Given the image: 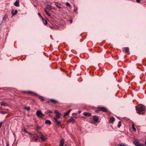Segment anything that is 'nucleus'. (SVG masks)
Masks as SVG:
<instances>
[{
	"instance_id": "obj_1",
	"label": "nucleus",
	"mask_w": 146,
	"mask_h": 146,
	"mask_svg": "<svg viewBox=\"0 0 146 146\" xmlns=\"http://www.w3.org/2000/svg\"><path fill=\"white\" fill-rule=\"evenodd\" d=\"M36 115L38 117L42 118L44 116V115L42 113L40 110H38L36 111Z\"/></svg>"
},
{
	"instance_id": "obj_2",
	"label": "nucleus",
	"mask_w": 146,
	"mask_h": 146,
	"mask_svg": "<svg viewBox=\"0 0 146 146\" xmlns=\"http://www.w3.org/2000/svg\"><path fill=\"white\" fill-rule=\"evenodd\" d=\"M136 109L137 111L139 113H140V112H138V111H145V110L144 109V108L142 106H139L138 107H136Z\"/></svg>"
},
{
	"instance_id": "obj_3",
	"label": "nucleus",
	"mask_w": 146,
	"mask_h": 146,
	"mask_svg": "<svg viewBox=\"0 0 146 146\" xmlns=\"http://www.w3.org/2000/svg\"><path fill=\"white\" fill-rule=\"evenodd\" d=\"M135 146H143V143L137 141H135L133 142Z\"/></svg>"
},
{
	"instance_id": "obj_4",
	"label": "nucleus",
	"mask_w": 146,
	"mask_h": 146,
	"mask_svg": "<svg viewBox=\"0 0 146 146\" xmlns=\"http://www.w3.org/2000/svg\"><path fill=\"white\" fill-rule=\"evenodd\" d=\"M58 119L57 118H54V120L55 123L57 125L59 126L61 125V123L60 121H58Z\"/></svg>"
},
{
	"instance_id": "obj_5",
	"label": "nucleus",
	"mask_w": 146,
	"mask_h": 146,
	"mask_svg": "<svg viewBox=\"0 0 146 146\" xmlns=\"http://www.w3.org/2000/svg\"><path fill=\"white\" fill-rule=\"evenodd\" d=\"M27 93L28 94H31V95L34 96H38V95L37 94L30 91H27Z\"/></svg>"
},
{
	"instance_id": "obj_6",
	"label": "nucleus",
	"mask_w": 146,
	"mask_h": 146,
	"mask_svg": "<svg viewBox=\"0 0 146 146\" xmlns=\"http://www.w3.org/2000/svg\"><path fill=\"white\" fill-rule=\"evenodd\" d=\"M54 113H56V117H54V118H57L58 119L59 118L60 115V114L58 112L56 111V110L54 111Z\"/></svg>"
},
{
	"instance_id": "obj_7",
	"label": "nucleus",
	"mask_w": 146,
	"mask_h": 146,
	"mask_svg": "<svg viewBox=\"0 0 146 146\" xmlns=\"http://www.w3.org/2000/svg\"><path fill=\"white\" fill-rule=\"evenodd\" d=\"M40 138L41 140L43 141H45L46 139L44 136L41 133H40Z\"/></svg>"
},
{
	"instance_id": "obj_8",
	"label": "nucleus",
	"mask_w": 146,
	"mask_h": 146,
	"mask_svg": "<svg viewBox=\"0 0 146 146\" xmlns=\"http://www.w3.org/2000/svg\"><path fill=\"white\" fill-rule=\"evenodd\" d=\"M76 122V120L75 119L71 118L69 119L68 121V123L72 122V123H74Z\"/></svg>"
},
{
	"instance_id": "obj_9",
	"label": "nucleus",
	"mask_w": 146,
	"mask_h": 146,
	"mask_svg": "<svg viewBox=\"0 0 146 146\" xmlns=\"http://www.w3.org/2000/svg\"><path fill=\"white\" fill-rule=\"evenodd\" d=\"M99 109L103 112H106L107 111V109L104 107H99Z\"/></svg>"
},
{
	"instance_id": "obj_10",
	"label": "nucleus",
	"mask_w": 146,
	"mask_h": 146,
	"mask_svg": "<svg viewBox=\"0 0 146 146\" xmlns=\"http://www.w3.org/2000/svg\"><path fill=\"white\" fill-rule=\"evenodd\" d=\"M64 139H62L60 140L59 146H63L64 143Z\"/></svg>"
},
{
	"instance_id": "obj_11",
	"label": "nucleus",
	"mask_w": 146,
	"mask_h": 146,
	"mask_svg": "<svg viewBox=\"0 0 146 146\" xmlns=\"http://www.w3.org/2000/svg\"><path fill=\"white\" fill-rule=\"evenodd\" d=\"M98 120V117L96 116H94V123H96L97 122Z\"/></svg>"
},
{
	"instance_id": "obj_12",
	"label": "nucleus",
	"mask_w": 146,
	"mask_h": 146,
	"mask_svg": "<svg viewBox=\"0 0 146 146\" xmlns=\"http://www.w3.org/2000/svg\"><path fill=\"white\" fill-rule=\"evenodd\" d=\"M1 105L4 106H8V104L4 102H1Z\"/></svg>"
},
{
	"instance_id": "obj_13",
	"label": "nucleus",
	"mask_w": 146,
	"mask_h": 146,
	"mask_svg": "<svg viewBox=\"0 0 146 146\" xmlns=\"http://www.w3.org/2000/svg\"><path fill=\"white\" fill-rule=\"evenodd\" d=\"M83 115L86 116L90 117L91 115V113L85 112L84 113Z\"/></svg>"
},
{
	"instance_id": "obj_14",
	"label": "nucleus",
	"mask_w": 146,
	"mask_h": 146,
	"mask_svg": "<svg viewBox=\"0 0 146 146\" xmlns=\"http://www.w3.org/2000/svg\"><path fill=\"white\" fill-rule=\"evenodd\" d=\"M31 136L32 137V139L35 141H37L38 138H37V136H32L31 135Z\"/></svg>"
},
{
	"instance_id": "obj_15",
	"label": "nucleus",
	"mask_w": 146,
	"mask_h": 146,
	"mask_svg": "<svg viewBox=\"0 0 146 146\" xmlns=\"http://www.w3.org/2000/svg\"><path fill=\"white\" fill-rule=\"evenodd\" d=\"M46 9L48 10H51L52 9V6L50 5H47L46 7Z\"/></svg>"
},
{
	"instance_id": "obj_16",
	"label": "nucleus",
	"mask_w": 146,
	"mask_h": 146,
	"mask_svg": "<svg viewBox=\"0 0 146 146\" xmlns=\"http://www.w3.org/2000/svg\"><path fill=\"white\" fill-rule=\"evenodd\" d=\"M125 50V52L126 53H127L128 54H129V48L128 47H125L124 48Z\"/></svg>"
},
{
	"instance_id": "obj_17",
	"label": "nucleus",
	"mask_w": 146,
	"mask_h": 146,
	"mask_svg": "<svg viewBox=\"0 0 146 146\" xmlns=\"http://www.w3.org/2000/svg\"><path fill=\"white\" fill-rule=\"evenodd\" d=\"M114 120V118L113 117H112L110 119L109 122L110 123H112Z\"/></svg>"
},
{
	"instance_id": "obj_18",
	"label": "nucleus",
	"mask_w": 146,
	"mask_h": 146,
	"mask_svg": "<svg viewBox=\"0 0 146 146\" xmlns=\"http://www.w3.org/2000/svg\"><path fill=\"white\" fill-rule=\"evenodd\" d=\"M50 100L52 103L54 104H56L57 102V101L54 99H51Z\"/></svg>"
},
{
	"instance_id": "obj_19",
	"label": "nucleus",
	"mask_w": 146,
	"mask_h": 146,
	"mask_svg": "<svg viewBox=\"0 0 146 146\" xmlns=\"http://www.w3.org/2000/svg\"><path fill=\"white\" fill-rule=\"evenodd\" d=\"M24 109L25 110H27V111H29L30 110V108L29 107H24Z\"/></svg>"
},
{
	"instance_id": "obj_20",
	"label": "nucleus",
	"mask_w": 146,
	"mask_h": 146,
	"mask_svg": "<svg viewBox=\"0 0 146 146\" xmlns=\"http://www.w3.org/2000/svg\"><path fill=\"white\" fill-rule=\"evenodd\" d=\"M45 123L46 124H48L49 125L51 123V121L49 120H46L45 121Z\"/></svg>"
},
{
	"instance_id": "obj_21",
	"label": "nucleus",
	"mask_w": 146,
	"mask_h": 146,
	"mask_svg": "<svg viewBox=\"0 0 146 146\" xmlns=\"http://www.w3.org/2000/svg\"><path fill=\"white\" fill-rule=\"evenodd\" d=\"M38 98L41 101L43 102L44 101V98L43 97L39 96L38 95Z\"/></svg>"
},
{
	"instance_id": "obj_22",
	"label": "nucleus",
	"mask_w": 146,
	"mask_h": 146,
	"mask_svg": "<svg viewBox=\"0 0 146 146\" xmlns=\"http://www.w3.org/2000/svg\"><path fill=\"white\" fill-rule=\"evenodd\" d=\"M14 5L16 7L19 6V2L18 1H16L15 2Z\"/></svg>"
},
{
	"instance_id": "obj_23",
	"label": "nucleus",
	"mask_w": 146,
	"mask_h": 146,
	"mask_svg": "<svg viewBox=\"0 0 146 146\" xmlns=\"http://www.w3.org/2000/svg\"><path fill=\"white\" fill-rule=\"evenodd\" d=\"M7 15H5L3 18L2 22H4L7 19Z\"/></svg>"
},
{
	"instance_id": "obj_24",
	"label": "nucleus",
	"mask_w": 146,
	"mask_h": 146,
	"mask_svg": "<svg viewBox=\"0 0 146 146\" xmlns=\"http://www.w3.org/2000/svg\"><path fill=\"white\" fill-rule=\"evenodd\" d=\"M13 12L14 11H12V14L13 15H15L17 13V10H15L14 12Z\"/></svg>"
},
{
	"instance_id": "obj_25",
	"label": "nucleus",
	"mask_w": 146,
	"mask_h": 146,
	"mask_svg": "<svg viewBox=\"0 0 146 146\" xmlns=\"http://www.w3.org/2000/svg\"><path fill=\"white\" fill-rule=\"evenodd\" d=\"M117 146H126L124 143H121L119 144Z\"/></svg>"
},
{
	"instance_id": "obj_26",
	"label": "nucleus",
	"mask_w": 146,
	"mask_h": 146,
	"mask_svg": "<svg viewBox=\"0 0 146 146\" xmlns=\"http://www.w3.org/2000/svg\"><path fill=\"white\" fill-rule=\"evenodd\" d=\"M69 114L68 112L64 113L63 117H64L65 116L68 115Z\"/></svg>"
},
{
	"instance_id": "obj_27",
	"label": "nucleus",
	"mask_w": 146,
	"mask_h": 146,
	"mask_svg": "<svg viewBox=\"0 0 146 146\" xmlns=\"http://www.w3.org/2000/svg\"><path fill=\"white\" fill-rule=\"evenodd\" d=\"M121 126V121H119L118 122V127L119 128Z\"/></svg>"
},
{
	"instance_id": "obj_28",
	"label": "nucleus",
	"mask_w": 146,
	"mask_h": 146,
	"mask_svg": "<svg viewBox=\"0 0 146 146\" xmlns=\"http://www.w3.org/2000/svg\"><path fill=\"white\" fill-rule=\"evenodd\" d=\"M52 113V112L50 110H48L47 111V112H45L46 114H47V113Z\"/></svg>"
},
{
	"instance_id": "obj_29",
	"label": "nucleus",
	"mask_w": 146,
	"mask_h": 146,
	"mask_svg": "<svg viewBox=\"0 0 146 146\" xmlns=\"http://www.w3.org/2000/svg\"><path fill=\"white\" fill-rule=\"evenodd\" d=\"M23 131H24V132L25 133H28L29 134V135H31V134L30 133H29V132H28V131H27L25 129H24Z\"/></svg>"
},
{
	"instance_id": "obj_30",
	"label": "nucleus",
	"mask_w": 146,
	"mask_h": 146,
	"mask_svg": "<svg viewBox=\"0 0 146 146\" xmlns=\"http://www.w3.org/2000/svg\"><path fill=\"white\" fill-rule=\"evenodd\" d=\"M55 5L58 8H60L61 9H62V7L60 6H59V5H57V4H55Z\"/></svg>"
},
{
	"instance_id": "obj_31",
	"label": "nucleus",
	"mask_w": 146,
	"mask_h": 146,
	"mask_svg": "<svg viewBox=\"0 0 146 146\" xmlns=\"http://www.w3.org/2000/svg\"><path fill=\"white\" fill-rule=\"evenodd\" d=\"M66 5L69 7H70V5L68 2H66Z\"/></svg>"
},
{
	"instance_id": "obj_32",
	"label": "nucleus",
	"mask_w": 146,
	"mask_h": 146,
	"mask_svg": "<svg viewBox=\"0 0 146 146\" xmlns=\"http://www.w3.org/2000/svg\"><path fill=\"white\" fill-rule=\"evenodd\" d=\"M44 11L47 15L48 16H50V15L48 13L46 9H44Z\"/></svg>"
},
{
	"instance_id": "obj_33",
	"label": "nucleus",
	"mask_w": 146,
	"mask_h": 146,
	"mask_svg": "<svg viewBox=\"0 0 146 146\" xmlns=\"http://www.w3.org/2000/svg\"><path fill=\"white\" fill-rule=\"evenodd\" d=\"M38 16L39 17H41V18H42V20H44V19L43 18H42L40 14L39 13H38Z\"/></svg>"
},
{
	"instance_id": "obj_34",
	"label": "nucleus",
	"mask_w": 146,
	"mask_h": 146,
	"mask_svg": "<svg viewBox=\"0 0 146 146\" xmlns=\"http://www.w3.org/2000/svg\"><path fill=\"white\" fill-rule=\"evenodd\" d=\"M132 127L133 130L135 132L136 131V129L133 126H132Z\"/></svg>"
},
{
	"instance_id": "obj_35",
	"label": "nucleus",
	"mask_w": 146,
	"mask_h": 146,
	"mask_svg": "<svg viewBox=\"0 0 146 146\" xmlns=\"http://www.w3.org/2000/svg\"><path fill=\"white\" fill-rule=\"evenodd\" d=\"M6 146H9V144L8 141H7L6 143Z\"/></svg>"
},
{
	"instance_id": "obj_36",
	"label": "nucleus",
	"mask_w": 146,
	"mask_h": 146,
	"mask_svg": "<svg viewBox=\"0 0 146 146\" xmlns=\"http://www.w3.org/2000/svg\"><path fill=\"white\" fill-rule=\"evenodd\" d=\"M43 23L45 25H46L47 24V21L45 20L43 22Z\"/></svg>"
},
{
	"instance_id": "obj_37",
	"label": "nucleus",
	"mask_w": 146,
	"mask_h": 146,
	"mask_svg": "<svg viewBox=\"0 0 146 146\" xmlns=\"http://www.w3.org/2000/svg\"><path fill=\"white\" fill-rule=\"evenodd\" d=\"M5 112L3 111H1V113L2 114H5Z\"/></svg>"
},
{
	"instance_id": "obj_38",
	"label": "nucleus",
	"mask_w": 146,
	"mask_h": 146,
	"mask_svg": "<svg viewBox=\"0 0 146 146\" xmlns=\"http://www.w3.org/2000/svg\"><path fill=\"white\" fill-rule=\"evenodd\" d=\"M136 2L138 3H139L140 2V0H136Z\"/></svg>"
},
{
	"instance_id": "obj_39",
	"label": "nucleus",
	"mask_w": 146,
	"mask_h": 146,
	"mask_svg": "<svg viewBox=\"0 0 146 146\" xmlns=\"http://www.w3.org/2000/svg\"><path fill=\"white\" fill-rule=\"evenodd\" d=\"M40 127L37 126V129H40Z\"/></svg>"
},
{
	"instance_id": "obj_40",
	"label": "nucleus",
	"mask_w": 146,
	"mask_h": 146,
	"mask_svg": "<svg viewBox=\"0 0 146 146\" xmlns=\"http://www.w3.org/2000/svg\"><path fill=\"white\" fill-rule=\"evenodd\" d=\"M71 110H69L68 111H67L68 112V113H69L71 111Z\"/></svg>"
},
{
	"instance_id": "obj_41",
	"label": "nucleus",
	"mask_w": 146,
	"mask_h": 146,
	"mask_svg": "<svg viewBox=\"0 0 146 146\" xmlns=\"http://www.w3.org/2000/svg\"><path fill=\"white\" fill-rule=\"evenodd\" d=\"M72 20H70V22L71 23H72Z\"/></svg>"
},
{
	"instance_id": "obj_42",
	"label": "nucleus",
	"mask_w": 146,
	"mask_h": 146,
	"mask_svg": "<svg viewBox=\"0 0 146 146\" xmlns=\"http://www.w3.org/2000/svg\"><path fill=\"white\" fill-rule=\"evenodd\" d=\"M145 145H146V140L145 141Z\"/></svg>"
},
{
	"instance_id": "obj_43",
	"label": "nucleus",
	"mask_w": 146,
	"mask_h": 146,
	"mask_svg": "<svg viewBox=\"0 0 146 146\" xmlns=\"http://www.w3.org/2000/svg\"><path fill=\"white\" fill-rule=\"evenodd\" d=\"M13 135H14L15 137L16 136L15 135L14 133H13Z\"/></svg>"
},
{
	"instance_id": "obj_44",
	"label": "nucleus",
	"mask_w": 146,
	"mask_h": 146,
	"mask_svg": "<svg viewBox=\"0 0 146 146\" xmlns=\"http://www.w3.org/2000/svg\"><path fill=\"white\" fill-rule=\"evenodd\" d=\"M2 122H1V123H0V124H1V125H2Z\"/></svg>"
},
{
	"instance_id": "obj_45",
	"label": "nucleus",
	"mask_w": 146,
	"mask_h": 146,
	"mask_svg": "<svg viewBox=\"0 0 146 146\" xmlns=\"http://www.w3.org/2000/svg\"><path fill=\"white\" fill-rule=\"evenodd\" d=\"M50 27L51 28H53V27H52L51 26Z\"/></svg>"
},
{
	"instance_id": "obj_46",
	"label": "nucleus",
	"mask_w": 146,
	"mask_h": 146,
	"mask_svg": "<svg viewBox=\"0 0 146 146\" xmlns=\"http://www.w3.org/2000/svg\"><path fill=\"white\" fill-rule=\"evenodd\" d=\"M64 146H67V145H66Z\"/></svg>"
},
{
	"instance_id": "obj_47",
	"label": "nucleus",
	"mask_w": 146,
	"mask_h": 146,
	"mask_svg": "<svg viewBox=\"0 0 146 146\" xmlns=\"http://www.w3.org/2000/svg\"><path fill=\"white\" fill-rule=\"evenodd\" d=\"M60 69H61V70H62V68H60Z\"/></svg>"
}]
</instances>
